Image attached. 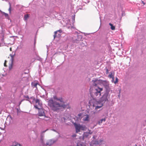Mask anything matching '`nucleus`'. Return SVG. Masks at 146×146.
Returning a JSON list of instances; mask_svg holds the SVG:
<instances>
[{
	"mask_svg": "<svg viewBox=\"0 0 146 146\" xmlns=\"http://www.w3.org/2000/svg\"><path fill=\"white\" fill-rule=\"evenodd\" d=\"M48 102V106L54 111H57L61 107L64 108L66 107V105L54 101L52 98L50 99Z\"/></svg>",
	"mask_w": 146,
	"mask_h": 146,
	"instance_id": "nucleus-1",
	"label": "nucleus"
},
{
	"mask_svg": "<svg viewBox=\"0 0 146 146\" xmlns=\"http://www.w3.org/2000/svg\"><path fill=\"white\" fill-rule=\"evenodd\" d=\"M102 90V88L98 87L95 89L92 92H90L91 96L93 99L96 100V98L100 97L101 94V92Z\"/></svg>",
	"mask_w": 146,
	"mask_h": 146,
	"instance_id": "nucleus-2",
	"label": "nucleus"
},
{
	"mask_svg": "<svg viewBox=\"0 0 146 146\" xmlns=\"http://www.w3.org/2000/svg\"><path fill=\"white\" fill-rule=\"evenodd\" d=\"M74 125L75 127L76 133H78L79 132L80 130L84 131L86 128L85 125H80V124L74 123Z\"/></svg>",
	"mask_w": 146,
	"mask_h": 146,
	"instance_id": "nucleus-3",
	"label": "nucleus"
},
{
	"mask_svg": "<svg viewBox=\"0 0 146 146\" xmlns=\"http://www.w3.org/2000/svg\"><path fill=\"white\" fill-rule=\"evenodd\" d=\"M109 97L110 96L109 95L108 93L106 92L104 94L98 101L104 104L106 102L108 101Z\"/></svg>",
	"mask_w": 146,
	"mask_h": 146,
	"instance_id": "nucleus-4",
	"label": "nucleus"
},
{
	"mask_svg": "<svg viewBox=\"0 0 146 146\" xmlns=\"http://www.w3.org/2000/svg\"><path fill=\"white\" fill-rule=\"evenodd\" d=\"M35 101L36 105L34 106V107L37 109L41 108L42 103L41 100L38 99H36Z\"/></svg>",
	"mask_w": 146,
	"mask_h": 146,
	"instance_id": "nucleus-5",
	"label": "nucleus"
},
{
	"mask_svg": "<svg viewBox=\"0 0 146 146\" xmlns=\"http://www.w3.org/2000/svg\"><path fill=\"white\" fill-rule=\"evenodd\" d=\"M104 82V81L96 79H94L92 81L93 83V85L94 86H97L98 84H102Z\"/></svg>",
	"mask_w": 146,
	"mask_h": 146,
	"instance_id": "nucleus-6",
	"label": "nucleus"
},
{
	"mask_svg": "<svg viewBox=\"0 0 146 146\" xmlns=\"http://www.w3.org/2000/svg\"><path fill=\"white\" fill-rule=\"evenodd\" d=\"M103 105V104L98 101L96 102V105L94 104L93 105V107L95 108V110H97L101 108Z\"/></svg>",
	"mask_w": 146,
	"mask_h": 146,
	"instance_id": "nucleus-7",
	"label": "nucleus"
},
{
	"mask_svg": "<svg viewBox=\"0 0 146 146\" xmlns=\"http://www.w3.org/2000/svg\"><path fill=\"white\" fill-rule=\"evenodd\" d=\"M56 141V140L54 139H51L48 140L46 142L45 145L48 146H51Z\"/></svg>",
	"mask_w": 146,
	"mask_h": 146,
	"instance_id": "nucleus-8",
	"label": "nucleus"
},
{
	"mask_svg": "<svg viewBox=\"0 0 146 146\" xmlns=\"http://www.w3.org/2000/svg\"><path fill=\"white\" fill-rule=\"evenodd\" d=\"M62 32V31L61 30H59L55 31L54 32V38H55L57 37H59L61 36L60 34Z\"/></svg>",
	"mask_w": 146,
	"mask_h": 146,
	"instance_id": "nucleus-9",
	"label": "nucleus"
},
{
	"mask_svg": "<svg viewBox=\"0 0 146 146\" xmlns=\"http://www.w3.org/2000/svg\"><path fill=\"white\" fill-rule=\"evenodd\" d=\"M38 109L39 110L38 113V116H44L45 115V114L44 110L41 108Z\"/></svg>",
	"mask_w": 146,
	"mask_h": 146,
	"instance_id": "nucleus-10",
	"label": "nucleus"
},
{
	"mask_svg": "<svg viewBox=\"0 0 146 146\" xmlns=\"http://www.w3.org/2000/svg\"><path fill=\"white\" fill-rule=\"evenodd\" d=\"M103 141L102 140H100L99 141H96L95 143L92 145V144H90L91 146H96V144L101 145L102 144V142Z\"/></svg>",
	"mask_w": 146,
	"mask_h": 146,
	"instance_id": "nucleus-11",
	"label": "nucleus"
},
{
	"mask_svg": "<svg viewBox=\"0 0 146 146\" xmlns=\"http://www.w3.org/2000/svg\"><path fill=\"white\" fill-rule=\"evenodd\" d=\"M83 120L84 121H88L89 120V117L88 115H86V116L84 117Z\"/></svg>",
	"mask_w": 146,
	"mask_h": 146,
	"instance_id": "nucleus-12",
	"label": "nucleus"
},
{
	"mask_svg": "<svg viewBox=\"0 0 146 146\" xmlns=\"http://www.w3.org/2000/svg\"><path fill=\"white\" fill-rule=\"evenodd\" d=\"M32 86L33 87L36 88V86L37 85H38V84L37 82H32Z\"/></svg>",
	"mask_w": 146,
	"mask_h": 146,
	"instance_id": "nucleus-13",
	"label": "nucleus"
},
{
	"mask_svg": "<svg viewBox=\"0 0 146 146\" xmlns=\"http://www.w3.org/2000/svg\"><path fill=\"white\" fill-rule=\"evenodd\" d=\"M109 77H110V78H112V82H113V81L114 80V77L113 76V73L111 72V73L109 75Z\"/></svg>",
	"mask_w": 146,
	"mask_h": 146,
	"instance_id": "nucleus-14",
	"label": "nucleus"
},
{
	"mask_svg": "<svg viewBox=\"0 0 146 146\" xmlns=\"http://www.w3.org/2000/svg\"><path fill=\"white\" fill-rule=\"evenodd\" d=\"M89 136V134L88 132H84L83 134V137L86 138Z\"/></svg>",
	"mask_w": 146,
	"mask_h": 146,
	"instance_id": "nucleus-15",
	"label": "nucleus"
},
{
	"mask_svg": "<svg viewBox=\"0 0 146 146\" xmlns=\"http://www.w3.org/2000/svg\"><path fill=\"white\" fill-rule=\"evenodd\" d=\"M106 121L105 118L102 119L98 121V124H100L102 123L103 121Z\"/></svg>",
	"mask_w": 146,
	"mask_h": 146,
	"instance_id": "nucleus-16",
	"label": "nucleus"
},
{
	"mask_svg": "<svg viewBox=\"0 0 146 146\" xmlns=\"http://www.w3.org/2000/svg\"><path fill=\"white\" fill-rule=\"evenodd\" d=\"M109 25L111 26V29L112 30H114L115 29V27L113 26L112 24H111V23H110L109 24Z\"/></svg>",
	"mask_w": 146,
	"mask_h": 146,
	"instance_id": "nucleus-17",
	"label": "nucleus"
},
{
	"mask_svg": "<svg viewBox=\"0 0 146 146\" xmlns=\"http://www.w3.org/2000/svg\"><path fill=\"white\" fill-rule=\"evenodd\" d=\"M29 17V16L28 15H25L24 16V20L25 21H27V19Z\"/></svg>",
	"mask_w": 146,
	"mask_h": 146,
	"instance_id": "nucleus-18",
	"label": "nucleus"
},
{
	"mask_svg": "<svg viewBox=\"0 0 146 146\" xmlns=\"http://www.w3.org/2000/svg\"><path fill=\"white\" fill-rule=\"evenodd\" d=\"M57 100L60 101L61 102H63V99L61 98H59L57 99Z\"/></svg>",
	"mask_w": 146,
	"mask_h": 146,
	"instance_id": "nucleus-19",
	"label": "nucleus"
},
{
	"mask_svg": "<svg viewBox=\"0 0 146 146\" xmlns=\"http://www.w3.org/2000/svg\"><path fill=\"white\" fill-rule=\"evenodd\" d=\"M72 24H73L75 22V16H72Z\"/></svg>",
	"mask_w": 146,
	"mask_h": 146,
	"instance_id": "nucleus-20",
	"label": "nucleus"
},
{
	"mask_svg": "<svg viewBox=\"0 0 146 146\" xmlns=\"http://www.w3.org/2000/svg\"><path fill=\"white\" fill-rule=\"evenodd\" d=\"M40 141H41V143H42V145H43L44 144V143L43 139L42 137L41 138Z\"/></svg>",
	"mask_w": 146,
	"mask_h": 146,
	"instance_id": "nucleus-21",
	"label": "nucleus"
},
{
	"mask_svg": "<svg viewBox=\"0 0 146 146\" xmlns=\"http://www.w3.org/2000/svg\"><path fill=\"white\" fill-rule=\"evenodd\" d=\"M118 79L116 77L115 79V81L114 82V83L115 84H116L118 82Z\"/></svg>",
	"mask_w": 146,
	"mask_h": 146,
	"instance_id": "nucleus-22",
	"label": "nucleus"
},
{
	"mask_svg": "<svg viewBox=\"0 0 146 146\" xmlns=\"http://www.w3.org/2000/svg\"><path fill=\"white\" fill-rule=\"evenodd\" d=\"M53 99L55 100H57V99H58V98H57L56 96H54L53 97Z\"/></svg>",
	"mask_w": 146,
	"mask_h": 146,
	"instance_id": "nucleus-23",
	"label": "nucleus"
},
{
	"mask_svg": "<svg viewBox=\"0 0 146 146\" xmlns=\"http://www.w3.org/2000/svg\"><path fill=\"white\" fill-rule=\"evenodd\" d=\"M9 4L10 7L9 9V11L10 13H11V4H10V2H9Z\"/></svg>",
	"mask_w": 146,
	"mask_h": 146,
	"instance_id": "nucleus-24",
	"label": "nucleus"
},
{
	"mask_svg": "<svg viewBox=\"0 0 146 146\" xmlns=\"http://www.w3.org/2000/svg\"><path fill=\"white\" fill-rule=\"evenodd\" d=\"M12 68V65L11 64L10 66H9V70H11Z\"/></svg>",
	"mask_w": 146,
	"mask_h": 146,
	"instance_id": "nucleus-25",
	"label": "nucleus"
},
{
	"mask_svg": "<svg viewBox=\"0 0 146 146\" xmlns=\"http://www.w3.org/2000/svg\"><path fill=\"white\" fill-rule=\"evenodd\" d=\"M88 131L87 132L88 133V134H91L92 133V132L90 130H88Z\"/></svg>",
	"mask_w": 146,
	"mask_h": 146,
	"instance_id": "nucleus-26",
	"label": "nucleus"
},
{
	"mask_svg": "<svg viewBox=\"0 0 146 146\" xmlns=\"http://www.w3.org/2000/svg\"><path fill=\"white\" fill-rule=\"evenodd\" d=\"M77 146H86L83 145L82 144H77Z\"/></svg>",
	"mask_w": 146,
	"mask_h": 146,
	"instance_id": "nucleus-27",
	"label": "nucleus"
},
{
	"mask_svg": "<svg viewBox=\"0 0 146 146\" xmlns=\"http://www.w3.org/2000/svg\"><path fill=\"white\" fill-rule=\"evenodd\" d=\"M4 13L5 17H7L8 16V14H7L5 13Z\"/></svg>",
	"mask_w": 146,
	"mask_h": 146,
	"instance_id": "nucleus-28",
	"label": "nucleus"
},
{
	"mask_svg": "<svg viewBox=\"0 0 146 146\" xmlns=\"http://www.w3.org/2000/svg\"><path fill=\"white\" fill-rule=\"evenodd\" d=\"M40 97H42L43 98H44L45 97V95H40Z\"/></svg>",
	"mask_w": 146,
	"mask_h": 146,
	"instance_id": "nucleus-29",
	"label": "nucleus"
},
{
	"mask_svg": "<svg viewBox=\"0 0 146 146\" xmlns=\"http://www.w3.org/2000/svg\"><path fill=\"white\" fill-rule=\"evenodd\" d=\"M76 134H74V135H72V137H75L76 136Z\"/></svg>",
	"mask_w": 146,
	"mask_h": 146,
	"instance_id": "nucleus-30",
	"label": "nucleus"
},
{
	"mask_svg": "<svg viewBox=\"0 0 146 146\" xmlns=\"http://www.w3.org/2000/svg\"><path fill=\"white\" fill-rule=\"evenodd\" d=\"M23 100H21V101L19 102V105H20L21 104V103L22 102Z\"/></svg>",
	"mask_w": 146,
	"mask_h": 146,
	"instance_id": "nucleus-31",
	"label": "nucleus"
},
{
	"mask_svg": "<svg viewBox=\"0 0 146 146\" xmlns=\"http://www.w3.org/2000/svg\"><path fill=\"white\" fill-rule=\"evenodd\" d=\"M48 130V129H46V130H45V131H43L42 132V133H44L46 131H47Z\"/></svg>",
	"mask_w": 146,
	"mask_h": 146,
	"instance_id": "nucleus-32",
	"label": "nucleus"
},
{
	"mask_svg": "<svg viewBox=\"0 0 146 146\" xmlns=\"http://www.w3.org/2000/svg\"><path fill=\"white\" fill-rule=\"evenodd\" d=\"M6 60H5V63H4V66H6Z\"/></svg>",
	"mask_w": 146,
	"mask_h": 146,
	"instance_id": "nucleus-33",
	"label": "nucleus"
},
{
	"mask_svg": "<svg viewBox=\"0 0 146 146\" xmlns=\"http://www.w3.org/2000/svg\"><path fill=\"white\" fill-rule=\"evenodd\" d=\"M78 115L79 117H80L81 116V114L80 113L79 114H78Z\"/></svg>",
	"mask_w": 146,
	"mask_h": 146,
	"instance_id": "nucleus-34",
	"label": "nucleus"
},
{
	"mask_svg": "<svg viewBox=\"0 0 146 146\" xmlns=\"http://www.w3.org/2000/svg\"><path fill=\"white\" fill-rule=\"evenodd\" d=\"M26 98H27V99H29V97L28 96H26L25 97Z\"/></svg>",
	"mask_w": 146,
	"mask_h": 146,
	"instance_id": "nucleus-35",
	"label": "nucleus"
},
{
	"mask_svg": "<svg viewBox=\"0 0 146 146\" xmlns=\"http://www.w3.org/2000/svg\"><path fill=\"white\" fill-rule=\"evenodd\" d=\"M142 2L144 5L145 4V3L143 1H142Z\"/></svg>",
	"mask_w": 146,
	"mask_h": 146,
	"instance_id": "nucleus-36",
	"label": "nucleus"
},
{
	"mask_svg": "<svg viewBox=\"0 0 146 146\" xmlns=\"http://www.w3.org/2000/svg\"><path fill=\"white\" fill-rule=\"evenodd\" d=\"M43 92H45V94H46V91L45 90H44V91H43Z\"/></svg>",
	"mask_w": 146,
	"mask_h": 146,
	"instance_id": "nucleus-37",
	"label": "nucleus"
},
{
	"mask_svg": "<svg viewBox=\"0 0 146 146\" xmlns=\"http://www.w3.org/2000/svg\"><path fill=\"white\" fill-rule=\"evenodd\" d=\"M62 118L64 120H65V118L64 117H63Z\"/></svg>",
	"mask_w": 146,
	"mask_h": 146,
	"instance_id": "nucleus-38",
	"label": "nucleus"
},
{
	"mask_svg": "<svg viewBox=\"0 0 146 146\" xmlns=\"http://www.w3.org/2000/svg\"><path fill=\"white\" fill-rule=\"evenodd\" d=\"M23 36L22 37H21V39H23Z\"/></svg>",
	"mask_w": 146,
	"mask_h": 146,
	"instance_id": "nucleus-39",
	"label": "nucleus"
},
{
	"mask_svg": "<svg viewBox=\"0 0 146 146\" xmlns=\"http://www.w3.org/2000/svg\"><path fill=\"white\" fill-rule=\"evenodd\" d=\"M10 50L11 51V48H10Z\"/></svg>",
	"mask_w": 146,
	"mask_h": 146,
	"instance_id": "nucleus-40",
	"label": "nucleus"
},
{
	"mask_svg": "<svg viewBox=\"0 0 146 146\" xmlns=\"http://www.w3.org/2000/svg\"><path fill=\"white\" fill-rule=\"evenodd\" d=\"M29 101V102H30L31 103V101Z\"/></svg>",
	"mask_w": 146,
	"mask_h": 146,
	"instance_id": "nucleus-41",
	"label": "nucleus"
},
{
	"mask_svg": "<svg viewBox=\"0 0 146 146\" xmlns=\"http://www.w3.org/2000/svg\"><path fill=\"white\" fill-rule=\"evenodd\" d=\"M93 137L94 138V136Z\"/></svg>",
	"mask_w": 146,
	"mask_h": 146,
	"instance_id": "nucleus-42",
	"label": "nucleus"
}]
</instances>
